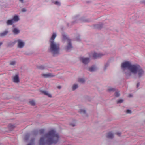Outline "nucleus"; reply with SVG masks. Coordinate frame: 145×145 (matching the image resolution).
<instances>
[{
    "mask_svg": "<svg viewBox=\"0 0 145 145\" xmlns=\"http://www.w3.org/2000/svg\"><path fill=\"white\" fill-rule=\"evenodd\" d=\"M121 68L127 78H130L133 75L136 76L139 78L142 77L144 74V70L139 65L132 64L128 61L123 63L121 64Z\"/></svg>",
    "mask_w": 145,
    "mask_h": 145,
    "instance_id": "f257e3e1",
    "label": "nucleus"
},
{
    "mask_svg": "<svg viewBox=\"0 0 145 145\" xmlns=\"http://www.w3.org/2000/svg\"><path fill=\"white\" fill-rule=\"evenodd\" d=\"M59 138V135L55 131L51 130L40 138L39 145H51L53 143L56 144L58 142Z\"/></svg>",
    "mask_w": 145,
    "mask_h": 145,
    "instance_id": "f03ea898",
    "label": "nucleus"
},
{
    "mask_svg": "<svg viewBox=\"0 0 145 145\" xmlns=\"http://www.w3.org/2000/svg\"><path fill=\"white\" fill-rule=\"evenodd\" d=\"M60 48L59 46H50L48 52L53 56H56L59 54Z\"/></svg>",
    "mask_w": 145,
    "mask_h": 145,
    "instance_id": "7ed1b4c3",
    "label": "nucleus"
},
{
    "mask_svg": "<svg viewBox=\"0 0 145 145\" xmlns=\"http://www.w3.org/2000/svg\"><path fill=\"white\" fill-rule=\"evenodd\" d=\"M62 36L63 39L64 40H67L68 45H71V42L72 40L68 38V36L65 33H63L62 34Z\"/></svg>",
    "mask_w": 145,
    "mask_h": 145,
    "instance_id": "20e7f679",
    "label": "nucleus"
},
{
    "mask_svg": "<svg viewBox=\"0 0 145 145\" xmlns=\"http://www.w3.org/2000/svg\"><path fill=\"white\" fill-rule=\"evenodd\" d=\"M57 35L55 33H54L50 40V45H57L54 42V40L56 37Z\"/></svg>",
    "mask_w": 145,
    "mask_h": 145,
    "instance_id": "39448f33",
    "label": "nucleus"
},
{
    "mask_svg": "<svg viewBox=\"0 0 145 145\" xmlns=\"http://www.w3.org/2000/svg\"><path fill=\"white\" fill-rule=\"evenodd\" d=\"M16 42L18 43V45H24L25 44L24 42L20 39H19L17 40L12 42L11 44L15 45Z\"/></svg>",
    "mask_w": 145,
    "mask_h": 145,
    "instance_id": "423d86ee",
    "label": "nucleus"
},
{
    "mask_svg": "<svg viewBox=\"0 0 145 145\" xmlns=\"http://www.w3.org/2000/svg\"><path fill=\"white\" fill-rule=\"evenodd\" d=\"M80 60V61L84 64H88L90 61V59L89 58L81 57Z\"/></svg>",
    "mask_w": 145,
    "mask_h": 145,
    "instance_id": "0eeeda50",
    "label": "nucleus"
},
{
    "mask_svg": "<svg viewBox=\"0 0 145 145\" xmlns=\"http://www.w3.org/2000/svg\"><path fill=\"white\" fill-rule=\"evenodd\" d=\"M104 55L102 53H94L93 55V57L95 59H97L101 57Z\"/></svg>",
    "mask_w": 145,
    "mask_h": 145,
    "instance_id": "6e6552de",
    "label": "nucleus"
},
{
    "mask_svg": "<svg viewBox=\"0 0 145 145\" xmlns=\"http://www.w3.org/2000/svg\"><path fill=\"white\" fill-rule=\"evenodd\" d=\"M13 81L14 82L16 83H18L19 82V79L18 74H16L13 77Z\"/></svg>",
    "mask_w": 145,
    "mask_h": 145,
    "instance_id": "1a4fd4ad",
    "label": "nucleus"
},
{
    "mask_svg": "<svg viewBox=\"0 0 145 145\" xmlns=\"http://www.w3.org/2000/svg\"><path fill=\"white\" fill-rule=\"evenodd\" d=\"M42 76L45 78L53 77L55 76L54 75H53L51 73H48L46 74H42Z\"/></svg>",
    "mask_w": 145,
    "mask_h": 145,
    "instance_id": "9d476101",
    "label": "nucleus"
},
{
    "mask_svg": "<svg viewBox=\"0 0 145 145\" xmlns=\"http://www.w3.org/2000/svg\"><path fill=\"white\" fill-rule=\"evenodd\" d=\"M81 22H88L91 21L90 19L86 18H82L80 20Z\"/></svg>",
    "mask_w": 145,
    "mask_h": 145,
    "instance_id": "9b49d317",
    "label": "nucleus"
},
{
    "mask_svg": "<svg viewBox=\"0 0 145 145\" xmlns=\"http://www.w3.org/2000/svg\"><path fill=\"white\" fill-rule=\"evenodd\" d=\"M40 92L48 96L49 97L51 98L52 97L51 95L50 94H49L48 91H46L44 90H41L40 91Z\"/></svg>",
    "mask_w": 145,
    "mask_h": 145,
    "instance_id": "f8f14e48",
    "label": "nucleus"
},
{
    "mask_svg": "<svg viewBox=\"0 0 145 145\" xmlns=\"http://www.w3.org/2000/svg\"><path fill=\"white\" fill-rule=\"evenodd\" d=\"M117 89L115 88H112L111 87H109L107 90V92L110 93L113 92L117 91Z\"/></svg>",
    "mask_w": 145,
    "mask_h": 145,
    "instance_id": "ddd939ff",
    "label": "nucleus"
},
{
    "mask_svg": "<svg viewBox=\"0 0 145 145\" xmlns=\"http://www.w3.org/2000/svg\"><path fill=\"white\" fill-rule=\"evenodd\" d=\"M103 26V24L102 23H100L97 24H96L94 25L95 28L98 29H101Z\"/></svg>",
    "mask_w": 145,
    "mask_h": 145,
    "instance_id": "4468645a",
    "label": "nucleus"
},
{
    "mask_svg": "<svg viewBox=\"0 0 145 145\" xmlns=\"http://www.w3.org/2000/svg\"><path fill=\"white\" fill-rule=\"evenodd\" d=\"M65 50L67 52H69L73 48V46H65Z\"/></svg>",
    "mask_w": 145,
    "mask_h": 145,
    "instance_id": "2eb2a0df",
    "label": "nucleus"
},
{
    "mask_svg": "<svg viewBox=\"0 0 145 145\" xmlns=\"http://www.w3.org/2000/svg\"><path fill=\"white\" fill-rule=\"evenodd\" d=\"M114 135L113 134L112 132H109L108 133L107 137V138L112 139L114 138Z\"/></svg>",
    "mask_w": 145,
    "mask_h": 145,
    "instance_id": "dca6fc26",
    "label": "nucleus"
},
{
    "mask_svg": "<svg viewBox=\"0 0 145 145\" xmlns=\"http://www.w3.org/2000/svg\"><path fill=\"white\" fill-rule=\"evenodd\" d=\"M38 132L37 130H35L32 131L30 134L31 136H35L37 135Z\"/></svg>",
    "mask_w": 145,
    "mask_h": 145,
    "instance_id": "f3484780",
    "label": "nucleus"
},
{
    "mask_svg": "<svg viewBox=\"0 0 145 145\" xmlns=\"http://www.w3.org/2000/svg\"><path fill=\"white\" fill-rule=\"evenodd\" d=\"M97 70L96 68L94 66H92L89 69V70L91 72H93Z\"/></svg>",
    "mask_w": 145,
    "mask_h": 145,
    "instance_id": "a211bd4d",
    "label": "nucleus"
},
{
    "mask_svg": "<svg viewBox=\"0 0 145 145\" xmlns=\"http://www.w3.org/2000/svg\"><path fill=\"white\" fill-rule=\"evenodd\" d=\"M31 136L30 134L29 133H27L26 134L25 136L24 137V140L25 141H27L29 139V137Z\"/></svg>",
    "mask_w": 145,
    "mask_h": 145,
    "instance_id": "6ab92c4d",
    "label": "nucleus"
},
{
    "mask_svg": "<svg viewBox=\"0 0 145 145\" xmlns=\"http://www.w3.org/2000/svg\"><path fill=\"white\" fill-rule=\"evenodd\" d=\"M8 33V31H5L3 32L0 33V36L3 37L7 35Z\"/></svg>",
    "mask_w": 145,
    "mask_h": 145,
    "instance_id": "aec40b11",
    "label": "nucleus"
},
{
    "mask_svg": "<svg viewBox=\"0 0 145 145\" xmlns=\"http://www.w3.org/2000/svg\"><path fill=\"white\" fill-rule=\"evenodd\" d=\"M78 87V84H74L72 87V89L73 91L75 90Z\"/></svg>",
    "mask_w": 145,
    "mask_h": 145,
    "instance_id": "412c9836",
    "label": "nucleus"
},
{
    "mask_svg": "<svg viewBox=\"0 0 145 145\" xmlns=\"http://www.w3.org/2000/svg\"><path fill=\"white\" fill-rule=\"evenodd\" d=\"M14 22L18 21L19 20V18L17 16H15L12 19Z\"/></svg>",
    "mask_w": 145,
    "mask_h": 145,
    "instance_id": "4be33fe9",
    "label": "nucleus"
},
{
    "mask_svg": "<svg viewBox=\"0 0 145 145\" xmlns=\"http://www.w3.org/2000/svg\"><path fill=\"white\" fill-rule=\"evenodd\" d=\"M37 67L38 69L41 70H43L45 69V67L42 65H37Z\"/></svg>",
    "mask_w": 145,
    "mask_h": 145,
    "instance_id": "5701e85b",
    "label": "nucleus"
},
{
    "mask_svg": "<svg viewBox=\"0 0 145 145\" xmlns=\"http://www.w3.org/2000/svg\"><path fill=\"white\" fill-rule=\"evenodd\" d=\"M13 32V33L15 34H18L20 32V31L16 28H14Z\"/></svg>",
    "mask_w": 145,
    "mask_h": 145,
    "instance_id": "b1692460",
    "label": "nucleus"
},
{
    "mask_svg": "<svg viewBox=\"0 0 145 145\" xmlns=\"http://www.w3.org/2000/svg\"><path fill=\"white\" fill-rule=\"evenodd\" d=\"M14 23L12 19L9 20H7V24L8 25H12Z\"/></svg>",
    "mask_w": 145,
    "mask_h": 145,
    "instance_id": "393cba45",
    "label": "nucleus"
},
{
    "mask_svg": "<svg viewBox=\"0 0 145 145\" xmlns=\"http://www.w3.org/2000/svg\"><path fill=\"white\" fill-rule=\"evenodd\" d=\"M78 82L81 83H84L85 82V80L83 78H79L78 79Z\"/></svg>",
    "mask_w": 145,
    "mask_h": 145,
    "instance_id": "a878e982",
    "label": "nucleus"
},
{
    "mask_svg": "<svg viewBox=\"0 0 145 145\" xmlns=\"http://www.w3.org/2000/svg\"><path fill=\"white\" fill-rule=\"evenodd\" d=\"M108 66L109 64L108 63H105L103 67V70L105 71H106Z\"/></svg>",
    "mask_w": 145,
    "mask_h": 145,
    "instance_id": "bb28decb",
    "label": "nucleus"
},
{
    "mask_svg": "<svg viewBox=\"0 0 145 145\" xmlns=\"http://www.w3.org/2000/svg\"><path fill=\"white\" fill-rule=\"evenodd\" d=\"M34 140L35 139L33 138L31 139L30 142L27 145H34Z\"/></svg>",
    "mask_w": 145,
    "mask_h": 145,
    "instance_id": "cd10ccee",
    "label": "nucleus"
},
{
    "mask_svg": "<svg viewBox=\"0 0 145 145\" xmlns=\"http://www.w3.org/2000/svg\"><path fill=\"white\" fill-rule=\"evenodd\" d=\"M15 127L14 125L12 124H10L8 125L9 128L11 129L14 128Z\"/></svg>",
    "mask_w": 145,
    "mask_h": 145,
    "instance_id": "c85d7f7f",
    "label": "nucleus"
},
{
    "mask_svg": "<svg viewBox=\"0 0 145 145\" xmlns=\"http://www.w3.org/2000/svg\"><path fill=\"white\" fill-rule=\"evenodd\" d=\"M16 61H11L10 63V65H14L16 63Z\"/></svg>",
    "mask_w": 145,
    "mask_h": 145,
    "instance_id": "c756f323",
    "label": "nucleus"
},
{
    "mask_svg": "<svg viewBox=\"0 0 145 145\" xmlns=\"http://www.w3.org/2000/svg\"><path fill=\"white\" fill-rule=\"evenodd\" d=\"M115 95L116 97H119L120 95V94L119 93V91H118V90L117 89V91H115Z\"/></svg>",
    "mask_w": 145,
    "mask_h": 145,
    "instance_id": "7c9ffc66",
    "label": "nucleus"
},
{
    "mask_svg": "<svg viewBox=\"0 0 145 145\" xmlns=\"http://www.w3.org/2000/svg\"><path fill=\"white\" fill-rule=\"evenodd\" d=\"M80 112L81 114H86V112L85 110L83 109H81L80 110Z\"/></svg>",
    "mask_w": 145,
    "mask_h": 145,
    "instance_id": "2f4dec72",
    "label": "nucleus"
},
{
    "mask_svg": "<svg viewBox=\"0 0 145 145\" xmlns=\"http://www.w3.org/2000/svg\"><path fill=\"white\" fill-rule=\"evenodd\" d=\"M29 102L31 105L34 106L35 105V103L34 100L31 101Z\"/></svg>",
    "mask_w": 145,
    "mask_h": 145,
    "instance_id": "473e14b6",
    "label": "nucleus"
},
{
    "mask_svg": "<svg viewBox=\"0 0 145 145\" xmlns=\"http://www.w3.org/2000/svg\"><path fill=\"white\" fill-rule=\"evenodd\" d=\"M39 131L40 134H42L44 133L45 131V130L44 129H42L39 130Z\"/></svg>",
    "mask_w": 145,
    "mask_h": 145,
    "instance_id": "72a5a7b5",
    "label": "nucleus"
},
{
    "mask_svg": "<svg viewBox=\"0 0 145 145\" xmlns=\"http://www.w3.org/2000/svg\"><path fill=\"white\" fill-rule=\"evenodd\" d=\"M123 100L122 99H120L117 101V103L118 104L121 103L123 102Z\"/></svg>",
    "mask_w": 145,
    "mask_h": 145,
    "instance_id": "f704fd0d",
    "label": "nucleus"
},
{
    "mask_svg": "<svg viewBox=\"0 0 145 145\" xmlns=\"http://www.w3.org/2000/svg\"><path fill=\"white\" fill-rule=\"evenodd\" d=\"M75 40L77 41H80V38L79 35H78V36L76 37L75 38Z\"/></svg>",
    "mask_w": 145,
    "mask_h": 145,
    "instance_id": "c9c22d12",
    "label": "nucleus"
},
{
    "mask_svg": "<svg viewBox=\"0 0 145 145\" xmlns=\"http://www.w3.org/2000/svg\"><path fill=\"white\" fill-rule=\"evenodd\" d=\"M126 113L127 114H131L132 112L130 110L128 109L126 111Z\"/></svg>",
    "mask_w": 145,
    "mask_h": 145,
    "instance_id": "e433bc0d",
    "label": "nucleus"
},
{
    "mask_svg": "<svg viewBox=\"0 0 145 145\" xmlns=\"http://www.w3.org/2000/svg\"><path fill=\"white\" fill-rule=\"evenodd\" d=\"M54 4L58 6H60V3L57 1H56L55 2Z\"/></svg>",
    "mask_w": 145,
    "mask_h": 145,
    "instance_id": "4c0bfd02",
    "label": "nucleus"
},
{
    "mask_svg": "<svg viewBox=\"0 0 145 145\" xmlns=\"http://www.w3.org/2000/svg\"><path fill=\"white\" fill-rule=\"evenodd\" d=\"M70 125L72 127H74L76 126V124L74 123H70Z\"/></svg>",
    "mask_w": 145,
    "mask_h": 145,
    "instance_id": "58836bf2",
    "label": "nucleus"
},
{
    "mask_svg": "<svg viewBox=\"0 0 145 145\" xmlns=\"http://www.w3.org/2000/svg\"><path fill=\"white\" fill-rule=\"evenodd\" d=\"M27 11V10L25 8H23V9H22V12H25L26 11Z\"/></svg>",
    "mask_w": 145,
    "mask_h": 145,
    "instance_id": "ea45409f",
    "label": "nucleus"
},
{
    "mask_svg": "<svg viewBox=\"0 0 145 145\" xmlns=\"http://www.w3.org/2000/svg\"><path fill=\"white\" fill-rule=\"evenodd\" d=\"M116 134L118 136H120L121 134V133L120 132H117Z\"/></svg>",
    "mask_w": 145,
    "mask_h": 145,
    "instance_id": "a19ab883",
    "label": "nucleus"
},
{
    "mask_svg": "<svg viewBox=\"0 0 145 145\" xmlns=\"http://www.w3.org/2000/svg\"><path fill=\"white\" fill-rule=\"evenodd\" d=\"M139 86H140V83H138L137 84V85L136 86L137 88H138V87H139Z\"/></svg>",
    "mask_w": 145,
    "mask_h": 145,
    "instance_id": "79ce46f5",
    "label": "nucleus"
},
{
    "mask_svg": "<svg viewBox=\"0 0 145 145\" xmlns=\"http://www.w3.org/2000/svg\"><path fill=\"white\" fill-rule=\"evenodd\" d=\"M57 88L59 89H60L61 88V86H58L57 87Z\"/></svg>",
    "mask_w": 145,
    "mask_h": 145,
    "instance_id": "37998d69",
    "label": "nucleus"
},
{
    "mask_svg": "<svg viewBox=\"0 0 145 145\" xmlns=\"http://www.w3.org/2000/svg\"><path fill=\"white\" fill-rule=\"evenodd\" d=\"M24 46H18V48H21L23 47Z\"/></svg>",
    "mask_w": 145,
    "mask_h": 145,
    "instance_id": "c03bdc74",
    "label": "nucleus"
},
{
    "mask_svg": "<svg viewBox=\"0 0 145 145\" xmlns=\"http://www.w3.org/2000/svg\"><path fill=\"white\" fill-rule=\"evenodd\" d=\"M22 3H24V0H19Z\"/></svg>",
    "mask_w": 145,
    "mask_h": 145,
    "instance_id": "a18cd8bd",
    "label": "nucleus"
},
{
    "mask_svg": "<svg viewBox=\"0 0 145 145\" xmlns=\"http://www.w3.org/2000/svg\"><path fill=\"white\" fill-rule=\"evenodd\" d=\"M76 22L75 21H73V22H72V23H71V25H72L74 23H76Z\"/></svg>",
    "mask_w": 145,
    "mask_h": 145,
    "instance_id": "49530a36",
    "label": "nucleus"
},
{
    "mask_svg": "<svg viewBox=\"0 0 145 145\" xmlns=\"http://www.w3.org/2000/svg\"><path fill=\"white\" fill-rule=\"evenodd\" d=\"M129 97H132V95L131 94H129Z\"/></svg>",
    "mask_w": 145,
    "mask_h": 145,
    "instance_id": "de8ad7c7",
    "label": "nucleus"
},
{
    "mask_svg": "<svg viewBox=\"0 0 145 145\" xmlns=\"http://www.w3.org/2000/svg\"><path fill=\"white\" fill-rule=\"evenodd\" d=\"M3 44V42H0V45H1Z\"/></svg>",
    "mask_w": 145,
    "mask_h": 145,
    "instance_id": "09e8293b",
    "label": "nucleus"
},
{
    "mask_svg": "<svg viewBox=\"0 0 145 145\" xmlns=\"http://www.w3.org/2000/svg\"><path fill=\"white\" fill-rule=\"evenodd\" d=\"M142 2L145 4V0H143L142 1Z\"/></svg>",
    "mask_w": 145,
    "mask_h": 145,
    "instance_id": "8fccbe9b",
    "label": "nucleus"
},
{
    "mask_svg": "<svg viewBox=\"0 0 145 145\" xmlns=\"http://www.w3.org/2000/svg\"><path fill=\"white\" fill-rule=\"evenodd\" d=\"M69 24H68V23L67 24V25L68 27H69L70 26L69 25Z\"/></svg>",
    "mask_w": 145,
    "mask_h": 145,
    "instance_id": "3c124183",
    "label": "nucleus"
}]
</instances>
